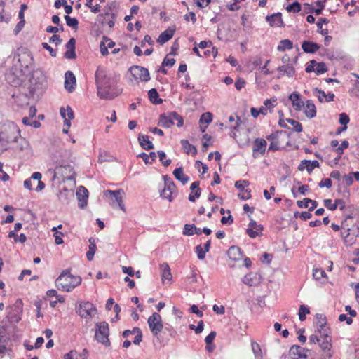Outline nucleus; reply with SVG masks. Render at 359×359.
Returning a JSON list of instances; mask_svg holds the SVG:
<instances>
[{"instance_id": "nucleus-61", "label": "nucleus", "mask_w": 359, "mask_h": 359, "mask_svg": "<svg viewBox=\"0 0 359 359\" xmlns=\"http://www.w3.org/2000/svg\"><path fill=\"white\" fill-rule=\"evenodd\" d=\"M323 203L324 205L330 210L333 211L337 209L336 201L333 203L331 199H325Z\"/></svg>"}, {"instance_id": "nucleus-22", "label": "nucleus", "mask_w": 359, "mask_h": 359, "mask_svg": "<svg viewBox=\"0 0 359 359\" xmlns=\"http://www.w3.org/2000/svg\"><path fill=\"white\" fill-rule=\"evenodd\" d=\"M278 72V74L277 76L278 79L281 78L282 76L286 75L288 77H292L295 74L294 68L290 65H284L280 66L277 69Z\"/></svg>"}, {"instance_id": "nucleus-47", "label": "nucleus", "mask_w": 359, "mask_h": 359, "mask_svg": "<svg viewBox=\"0 0 359 359\" xmlns=\"http://www.w3.org/2000/svg\"><path fill=\"white\" fill-rule=\"evenodd\" d=\"M327 72V68L326 67L325 63L324 62H317L315 67V72L317 75H320Z\"/></svg>"}, {"instance_id": "nucleus-7", "label": "nucleus", "mask_w": 359, "mask_h": 359, "mask_svg": "<svg viewBox=\"0 0 359 359\" xmlns=\"http://www.w3.org/2000/svg\"><path fill=\"white\" fill-rule=\"evenodd\" d=\"M95 327V339L107 347L110 346L111 343L109 339V328L108 323L104 321L97 323Z\"/></svg>"}, {"instance_id": "nucleus-30", "label": "nucleus", "mask_w": 359, "mask_h": 359, "mask_svg": "<svg viewBox=\"0 0 359 359\" xmlns=\"http://www.w3.org/2000/svg\"><path fill=\"white\" fill-rule=\"evenodd\" d=\"M173 175L176 180L180 181L182 184H186L189 181V177L184 173L182 168H177L174 170Z\"/></svg>"}, {"instance_id": "nucleus-35", "label": "nucleus", "mask_w": 359, "mask_h": 359, "mask_svg": "<svg viewBox=\"0 0 359 359\" xmlns=\"http://www.w3.org/2000/svg\"><path fill=\"white\" fill-rule=\"evenodd\" d=\"M148 96L149 100L155 104H158L163 102L162 99L159 98L158 93L155 88H152L149 90Z\"/></svg>"}, {"instance_id": "nucleus-36", "label": "nucleus", "mask_w": 359, "mask_h": 359, "mask_svg": "<svg viewBox=\"0 0 359 359\" xmlns=\"http://www.w3.org/2000/svg\"><path fill=\"white\" fill-rule=\"evenodd\" d=\"M137 157L142 158L146 164H151L156 158V154L154 151L150 152L149 154L143 152Z\"/></svg>"}, {"instance_id": "nucleus-55", "label": "nucleus", "mask_w": 359, "mask_h": 359, "mask_svg": "<svg viewBox=\"0 0 359 359\" xmlns=\"http://www.w3.org/2000/svg\"><path fill=\"white\" fill-rule=\"evenodd\" d=\"M158 155L160 161H161V163L163 164V165L168 166L171 163L170 159H167V160L164 161V159L166 158V154L164 151H158Z\"/></svg>"}, {"instance_id": "nucleus-43", "label": "nucleus", "mask_w": 359, "mask_h": 359, "mask_svg": "<svg viewBox=\"0 0 359 359\" xmlns=\"http://www.w3.org/2000/svg\"><path fill=\"white\" fill-rule=\"evenodd\" d=\"M196 231V226L194 224H185L183 229V234L184 236H193Z\"/></svg>"}, {"instance_id": "nucleus-24", "label": "nucleus", "mask_w": 359, "mask_h": 359, "mask_svg": "<svg viewBox=\"0 0 359 359\" xmlns=\"http://www.w3.org/2000/svg\"><path fill=\"white\" fill-rule=\"evenodd\" d=\"M260 282V276L257 273H250L243 278V283L248 286H255Z\"/></svg>"}, {"instance_id": "nucleus-60", "label": "nucleus", "mask_w": 359, "mask_h": 359, "mask_svg": "<svg viewBox=\"0 0 359 359\" xmlns=\"http://www.w3.org/2000/svg\"><path fill=\"white\" fill-rule=\"evenodd\" d=\"M313 276L315 279L320 280L321 278L326 276V273L321 269H313Z\"/></svg>"}, {"instance_id": "nucleus-44", "label": "nucleus", "mask_w": 359, "mask_h": 359, "mask_svg": "<svg viewBox=\"0 0 359 359\" xmlns=\"http://www.w3.org/2000/svg\"><path fill=\"white\" fill-rule=\"evenodd\" d=\"M251 115L254 118L258 117L259 114L262 115H266L267 114V109L266 107H262L259 109H257L256 108L252 107L250 109Z\"/></svg>"}, {"instance_id": "nucleus-12", "label": "nucleus", "mask_w": 359, "mask_h": 359, "mask_svg": "<svg viewBox=\"0 0 359 359\" xmlns=\"http://www.w3.org/2000/svg\"><path fill=\"white\" fill-rule=\"evenodd\" d=\"M131 75L136 81H148L150 79L149 72L147 69L140 67L133 66L129 69Z\"/></svg>"}, {"instance_id": "nucleus-14", "label": "nucleus", "mask_w": 359, "mask_h": 359, "mask_svg": "<svg viewBox=\"0 0 359 359\" xmlns=\"http://www.w3.org/2000/svg\"><path fill=\"white\" fill-rule=\"evenodd\" d=\"M76 197L79 201V207L81 209L84 208L88 202V191L83 186H80L76 191Z\"/></svg>"}, {"instance_id": "nucleus-54", "label": "nucleus", "mask_w": 359, "mask_h": 359, "mask_svg": "<svg viewBox=\"0 0 359 359\" xmlns=\"http://www.w3.org/2000/svg\"><path fill=\"white\" fill-rule=\"evenodd\" d=\"M212 120V114L210 112H205L202 114V116L200 118V123H206L209 124Z\"/></svg>"}, {"instance_id": "nucleus-45", "label": "nucleus", "mask_w": 359, "mask_h": 359, "mask_svg": "<svg viewBox=\"0 0 359 359\" xmlns=\"http://www.w3.org/2000/svg\"><path fill=\"white\" fill-rule=\"evenodd\" d=\"M65 19L66 20L67 25L69 27H72L74 29H77L78 28L79 21H78V20L76 18H71L69 15H65Z\"/></svg>"}, {"instance_id": "nucleus-21", "label": "nucleus", "mask_w": 359, "mask_h": 359, "mask_svg": "<svg viewBox=\"0 0 359 359\" xmlns=\"http://www.w3.org/2000/svg\"><path fill=\"white\" fill-rule=\"evenodd\" d=\"M289 100L291 101L292 107L296 111H300L304 107V103L301 100L299 93L297 92L291 93L289 96Z\"/></svg>"}, {"instance_id": "nucleus-57", "label": "nucleus", "mask_w": 359, "mask_h": 359, "mask_svg": "<svg viewBox=\"0 0 359 359\" xmlns=\"http://www.w3.org/2000/svg\"><path fill=\"white\" fill-rule=\"evenodd\" d=\"M56 227H53L52 229V231H55L54 237H55V242L57 245H60L63 243V240L62 238V233L61 232L57 231Z\"/></svg>"}, {"instance_id": "nucleus-56", "label": "nucleus", "mask_w": 359, "mask_h": 359, "mask_svg": "<svg viewBox=\"0 0 359 359\" xmlns=\"http://www.w3.org/2000/svg\"><path fill=\"white\" fill-rule=\"evenodd\" d=\"M250 184L248 180H238L235 182V187L241 191H245V187H248Z\"/></svg>"}, {"instance_id": "nucleus-9", "label": "nucleus", "mask_w": 359, "mask_h": 359, "mask_svg": "<svg viewBox=\"0 0 359 359\" xmlns=\"http://www.w3.org/2000/svg\"><path fill=\"white\" fill-rule=\"evenodd\" d=\"M178 118V123H177V127L180 128L183 126L184 120L182 116L178 114L177 112L173 111L167 114H162L160 116L158 121V126L163 128H170L173 126V118Z\"/></svg>"}, {"instance_id": "nucleus-46", "label": "nucleus", "mask_w": 359, "mask_h": 359, "mask_svg": "<svg viewBox=\"0 0 359 359\" xmlns=\"http://www.w3.org/2000/svg\"><path fill=\"white\" fill-rule=\"evenodd\" d=\"M133 334H135V339L133 340V343L135 344H139L142 341V333L141 330L139 327H134L133 329Z\"/></svg>"}, {"instance_id": "nucleus-3", "label": "nucleus", "mask_w": 359, "mask_h": 359, "mask_svg": "<svg viewBox=\"0 0 359 359\" xmlns=\"http://www.w3.org/2000/svg\"><path fill=\"white\" fill-rule=\"evenodd\" d=\"M81 283V278L74 276L69 271H64L56 279L55 285L59 290L71 292Z\"/></svg>"}, {"instance_id": "nucleus-11", "label": "nucleus", "mask_w": 359, "mask_h": 359, "mask_svg": "<svg viewBox=\"0 0 359 359\" xmlns=\"http://www.w3.org/2000/svg\"><path fill=\"white\" fill-rule=\"evenodd\" d=\"M25 79L24 74L21 69L12 68L6 75V80L13 86L21 85Z\"/></svg>"}, {"instance_id": "nucleus-18", "label": "nucleus", "mask_w": 359, "mask_h": 359, "mask_svg": "<svg viewBox=\"0 0 359 359\" xmlns=\"http://www.w3.org/2000/svg\"><path fill=\"white\" fill-rule=\"evenodd\" d=\"M65 88L69 92L75 89L76 78L71 71H67L65 74Z\"/></svg>"}, {"instance_id": "nucleus-8", "label": "nucleus", "mask_w": 359, "mask_h": 359, "mask_svg": "<svg viewBox=\"0 0 359 359\" xmlns=\"http://www.w3.org/2000/svg\"><path fill=\"white\" fill-rule=\"evenodd\" d=\"M76 311L82 318L90 319L97 314V309L90 302H80L76 307Z\"/></svg>"}, {"instance_id": "nucleus-2", "label": "nucleus", "mask_w": 359, "mask_h": 359, "mask_svg": "<svg viewBox=\"0 0 359 359\" xmlns=\"http://www.w3.org/2000/svg\"><path fill=\"white\" fill-rule=\"evenodd\" d=\"M20 137L18 126L11 121L4 122L0 128V151L6 149L9 143L15 142Z\"/></svg>"}, {"instance_id": "nucleus-51", "label": "nucleus", "mask_w": 359, "mask_h": 359, "mask_svg": "<svg viewBox=\"0 0 359 359\" xmlns=\"http://www.w3.org/2000/svg\"><path fill=\"white\" fill-rule=\"evenodd\" d=\"M286 10L288 12L298 13L301 11V5L299 2L295 1L287 6Z\"/></svg>"}, {"instance_id": "nucleus-1", "label": "nucleus", "mask_w": 359, "mask_h": 359, "mask_svg": "<svg viewBox=\"0 0 359 359\" xmlns=\"http://www.w3.org/2000/svg\"><path fill=\"white\" fill-rule=\"evenodd\" d=\"M97 95L101 99L111 100L122 93L114 78L108 76L106 71L99 67L95 74Z\"/></svg>"}, {"instance_id": "nucleus-23", "label": "nucleus", "mask_w": 359, "mask_h": 359, "mask_svg": "<svg viewBox=\"0 0 359 359\" xmlns=\"http://www.w3.org/2000/svg\"><path fill=\"white\" fill-rule=\"evenodd\" d=\"M319 167V163L318 161H309V160H303L301 161L298 166L299 170H304L306 169L309 173H311L315 168Z\"/></svg>"}, {"instance_id": "nucleus-42", "label": "nucleus", "mask_w": 359, "mask_h": 359, "mask_svg": "<svg viewBox=\"0 0 359 359\" xmlns=\"http://www.w3.org/2000/svg\"><path fill=\"white\" fill-rule=\"evenodd\" d=\"M329 22L327 18H320L317 22L318 32L320 33L322 35H326L328 34V30L327 29H324L323 24H327Z\"/></svg>"}, {"instance_id": "nucleus-49", "label": "nucleus", "mask_w": 359, "mask_h": 359, "mask_svg": "<svg viewBox=\"0 0 359 359\" xmlns=\"http://www.w3.org/2000/svg\"><path fill=\"white\" fill-rule=\"evenodd\" d=\"M309 309L304 305H301L299 309V318L301 321L306 319V315L309 313Z\"/></svg>"}, {"instance_id": "nucleus-16", "label": "nucleus", "mask_w": 359, "mask_h": 359, "mask_svg": "<svg viewBox=\"0 0 359 359\" xmlns=\"http://www.w3.org/2000/svg\"><path fill=\"white\" fill-rule=\"evenodd\" d=\"M262 229V225L257 224L254 220H251L248 224V228L246 229V233L250 238H255L261 235Z\"/></svg>"}, {"instance_id": "nucleus-28", "label": "nucleus", "mask_w": 359, "mask_h": 359, "mask_svg": "<svg viewBox=\"0 0 359 359\" xmlns=\"http://www.w3.org/2000/svg\"><path fill=\"white\" fill-rule=\"evenodd\" d=\"M304 114L309 118H312L316 115V108L311 100H307L304 108Z\"/></svg>"}, {"instance_id": "nucleus-25", "label": "nucleus", "mask_w": 359, "mask_h": 359, "mask_svg": "<svg viewBox=\"0 0 359 359\" xmlns=\"http://www.w3.org/2000/svg\"><path fill=\"white\" fill-rule=\"evenodd\" d=\"M75 43L76 40L74 38H71L66 44L67 51L65 53V57L67 59H74L76 58L75 53Z\"/></svg>"}, {"instance_id": "nucleus-50", "label": "nucleus", "mask_w": 359, "mask_h": 359, "mask_svg": "<svg viewBox=\"0 0 359 359\" xmlns=\"http://www.w3.org/2000/svg\"><path fill=\"white\" fill-rule=\"evenodd\" d=\"M326 0H317L315 1V4L317 6V8L315 9L314 13L316 15H320L322 13V11L325 7V3Z\"/></svg>"}, {"instance_id": "nucleus-34", "label": "nucleus", "mask_w": 359, "mask_h": 359, "mask_svg": "<svg viewBox=\"0 0 359 359\" xmlns=\"http://www.w3.org/2000/svg\"><path fill=\"white\" fill-rule=\"evenodd\" d=\"M18 62L22 67L28 68L32 65V57L29 54H23L18 58Z\"/></svg>"}, {"instance_id": "nucleus-20", "label": "nucleus", "mask_w": 359, "mask_h": 359, "mask_svg": "<svg viewBox=\"0 0 359 359\" xmlns=\"http://www.w3.org/2000/svg\"><path fill=\"white\" fill-rule=\"evenodd\" d=\"M266 21L271 27H283V21L280 13H273L271 15H267L266 18Z\"/></svg>"}, {"instance_id": "nucleus-41", "label": "nucleus", "mask_w": 359, "mask_h": 359, "mask_svg": "<svg viewBox=\"0 0 359 359\" xmlns=\"http://www.w3.org/2000/svg\"><path fill=\"white\" fill-rule=\"evenodd\" d=\"M89 250L86 252V257L89 261H91L93 259L94 255L95 253L96 250V245L94 243V240L93 238L89 239Z\"/></svg>"}, {"instance_id": "nucleus-39", "label": "nucleus", "mask_w": 359, "mask_h": 359, "mask_svg": "<svg viewBox=\"0 0 359 359\" xmlns=\"http://www.w3.org/2000/svg\"><path fill=\"white\" fill-rule=\"evenodd\" d=\"M293 48L292 42L289 39L281 40L279 45L277 47V50L279 51H285L286 50H290Z\"/></svg>"}, {"instance_id": "nucleus-59", "label": "nucleus", "mask_w": 359, "mask_h": 359, "mask_svg": "<svg viewBox=\"0 0 359 359\" xmlns=\"http://www.w3.org/2000/svg\"><path fill=\"white\" fill-rule=\"evenodd\" d=\"M229 121L231 123L234 122V124H232L230 126V128H233V129H236L239 126L240 123H241L240 118L238 116H236V117L233 115H231L229 117Z\"/></svg>"}, {"instance_id": "nucleus-48", "label": "nucleus", "mask_w": 359, "mask_h": 359, "mask_svg": "<svg viewBox=\"0 0 359 359\" xmlns=\"http://www.w3.org/2000/svg\"><path fill=\"white\" fill-rule=\"evenodd\" d=\"M286 121L293 126L294 130L299 133L302 131V126L297 121L292 118H287Z\"/></svg>"}, {"instance_id": "nucleus-58", "label": "nucleus", "mask_w": 359, "mask_h": 359, "mask_svg": "<svg viewBox=\"0 0 359 359\" xmlns=\"http://www.w3.org/2000/svg\"><path fill=\"white\" fill-rule=\"evenodd\" d=\"M196 252L197 254V257L199 259H203L205 257V253L207 252L201 245H198L196 247Z\"/></svg>"}, {"instance_id": "nucleus-19", "label": "nucleus", "mask_w": 359, "mask_h": 359, "mask_svg": "<svg viewBox=\"0 0 359 359\" xmlns=\"http://www.w3.org/2000/svg\"><path fill=\"white\" fill-rule=\"evenodd\" d=\"M123 191L122 189L111 191V190H107L104 192V195L106 196H111L114 198L115 201L118 203V206L122 210H125V207L123 203Z\"/></svg>"}, {"instance_id": "nucleus-64", "label": "nucleus", "mask_w": 359, "mask_h": 359, "mask_svg": "<svg viewBox=\"0 0 359 359\" xmlns=\"http://www.w3.org/2000/svg\"><path fill=\"white\" fill-rule=\"evenodd\" d=\"M349 117L346 114V113H341L339 114V123L341 124V125H344V126H346L348 123L349 122Z\"/></svg>"}, {"instance_id": "nucleus-26", "label": "nucleus", "mask_w": 359, "mask_h": 359, "mask_svg": "<svg viewBox=\"0 0 359 359\" xmlns=\"http://www.w3.org/2000/svg\"><path fill=\"white\" fill-rule=\"evenodd\" d=\"M228 256L231 259L238 261L243 257L241 249L237 246H231L228 250Z\"/></svg>"}, {"instance_id": "nucleus-15", "label": "nucleus", "mask_w": 359, "mask_h": 359, "mask_svg": "<svg viewBox=\"0 0 359 359\" xmlns=\"http://www.w3.org/2000/svg\"><path fill=\"white\" fill-rule=\"evenodd\" d=\"M266 145L267 142L265 140L262 138L255 139L252 148V155L254 158H257L258 154H264L266 151Z\"/></svg>"}, {"instance_id": "nucleus-32", "label": "nucleus", "mask_w": 359, "mask_h": 359, "mask_svg": "<svg viewBox=\"0 0 359 359\" xmlns=\"http://www.w3.org/2000/svg\"><path fill=\"white\" fill-rule=\"evenodd\" d=\"M139 142L141 147L146 150L152 149L154 148L153 143L149 140V137L146 135H140L138 137Z\"/></svg>"}, {"instance_id": "nucleus-38", "label": "nucleus", "mask_w": 359, "mask_h": 359, "mask_svg": "<svg viewBox=\"0 0 359 359\" xmlns=\"http://www.w3.org/2000/svg\"><path fill=\"white\" fill-rule=\"evenodd\" d=\"M180 143L187 154H195L196 153L197 150L196 147L191 144L188 140H182Z\"/></svg>"}, {"instance_id": "nucleus-6", "label": "nucleus", "mask_w": 359, "mask_h": 359, "mask_svg": "<svg viewBox=\"0 0 359 359\" xmlns=\"http://www.w3.org/2000/svg\"><path fill=\"white\" fill-rule=\"evenodd\" d=\"M163 178L164 180V188L160 191V196L163 199H166L171 202L177 196V189L171 177L168 175H163Z\"/></svg>"}, {"instance_id": "nucleus-4", "label": "nucleus", "mask_w": 359, "mask_h": 359, "mask_svg": "<svg viewBox=\"0 0 359 359\" xmlns=\"http://www.w3.org/2000/svg\"><path fill=\"white\" fill-rule=\"evenodd\" d=\"M47 88L46 76L41 71H36L29 79V96L41 95Z\"/></svg>"}, {"instance_id": "nucleus-33", "label": "nucleus", "mask_w": 359, "mask_h": 359, "mask_svg": "<svg viewBox=\"0 0 359 359\" xmlns=\"http://www.w3.org/2000/svg\"><path fill=\"white\" fill-rule=\"evenodd\" d=\"M161 277L163 283L166 280L170 281L172 279V274L170 272V268L167 263H163L161 265Z\"/></svg>"}, {"instance_id": "nucleus-29", "label": "nucleus", "mask_w": 359, "mask_h": 359, "mask_svg": "<svg viewBox=\"0 0 359 359\" xmlns=\"http://www.w3.org/2000/svg\"><path fill=\"white\" fill-rule=\"evenodd\" d=\"M88 351L85 348L81 353H78L76 351H71L65 355V359H86L88 357Z\"/></svg>"}, {"instance_id": "nucleus-62", "label": "nucleus", "mask_w": 359, "mask_h": 359, "mask_svg": "<svg viewBox=\"0 0 359 359\" xmlns=\"http://www.w3.org/2000/svg\"><path fill=\"white\" fill-rule=\"evenodd\" d=\"M275 191H276V189L273 186L270 187L269 191H268L266 189L264 190L263 194H264V198L266 200L271 199V196H273L275 194Z\"/></svg>"}, {"instance_id": "nucleus-17", "label": "nucleus", "mask_w": 359, "mask_h": 359, "mask_svg": "<svg viewBox=\"0 0 359 359\" xmlns=\"http://www.w3.org/2000/svg\"><path fill=\"white\" fill-rule=\"evenodd\" d=\"M60 115L64 118V124L67 128H70L71 122L70 121L74 118V111L72 108L67 106L66 108L61 107L60 108Z\"/></svg>"}, {"instance_id": "nucleus-5", "label": "nucleus", "mask_w": 359, "mask_h": 359, "mask_svg": "<svg viewBox=\"0 0 359 359\" xmlns=\"http://www.w3.org/2000/svg\"><path fill=\"white\" fill-rule=\"evenodd\" d=\"M318 332L320 334V341L318 342L320 348L324 352L326 356L331 358L332 353H331L332 347V337L330 335L329 328L325 325L322 324L318 329Z\"/></svg>"}, {"instance_id": "nucleus-37", "label": "nucleus", "mask_w": 359, "mask_h": 359, "mask_svg": "<svg viewBox=\"0 0 359 359\" xmlns=\"http://www.w3.org/2000/svg\"><path fill=\"white\" fill-rule=\"evenodd\" d=\"M41 177L42 175L39 172H35L32 175V179H33V180H36L38 183V185L35 189L36 191H40L45 187V184L41 180Z\"/></svg>"}, {"instance_id": "nucleus-53", "label": "nucleus", "mask_w": 359, "mask_h": 359, "mask_svg": "<svg viewBox=\"0 0 359 359\" xmlns=\"http://www.w3.org/2000/svg\"><path fill=\"white\" fill-rule=\"evenodd\" d=\"M29 97H30L29 95H27L26 94L20 95L17 96L15 102H17V104L18 105H20V106H22L24 103L25 104H28L27 100Z\"/></svg>"}, {"instance_id": "nucleus-13", "label": "nucleus", "mask_w": 359, "mask_h": 359, "mask_svg": "<svg viewBox=\"0 0 359 359\" xmlns=\"http://www.w3.org/2000/svg\"><path fill=\"white\" fill-rule=\"evenodd\" d=\"M308 350L297 345L291 346L289 351V355L292 359H307L308 355L306 353Z\"/></svg>"}, {"instance_id": "nucleus-63", "label": "nucleus", "mask_w": 359, "mask_h": 359, "mask_svg": "<svg viewBox=\"0 0 359 359\" xmlns=\"http://www.w3.org/2000/svg\"><path fill=\"white\" fill-rule=\"evenodd\" d=\"M332 184V183L330 178H324L319 182L318 186L320 187L330 188Z\"/></svg>"}, {"instance_id": "nucleus-52", "label": "nucleus", "mask_w": 359, "mask_h": 359, "mask_svg": "<svg viewBox=\"0 0 359 359\" xmlns=\"http://www.w3.org/2000/svg\"><path fill=\"white\" fill-rule=\"evenodd\" d=\"M313 91L320 102H326L327 94L323 90L316 88Z\"/></svg>"}, {"instance_id": "nucleus-31", "label": "nucleus", "mask_w": 359, "mask_h": 359, "mask_svg": "<svg viewBox=\"0 0 359 359\" xmlns=\"http://www.w3.org/2000/svg\"><path fill=\"white\" fill-rule=\"evenodd\" d=\"M174 29H168L163 32L157 39V42L160 44H163L168 41H169L174 34Z\"/></svg>"}, {"instance_id": "nucleus-27", "label": "nucleus", "mask_w": 359, "mask_h": 359, "mask_svg": "<svg viewBox=\"0 0 359 359\" xmlns=\"http://www.w3.org/2000/svg\"><path fill=\"white\" fill-rule=\"evenodd\" d=\"M302 48L305 53H314L320 48V46L314 42L304 41L302 44Z\"/></svg>"}, {"instance_id": "nucleus-40", "label": "nucleus", "mask_w": 359, "mask_h": 359, "mask_svg": "<svg viewBox=\"0 0 359 359\" xmlns=\"http://www.w3.org/2000/svg\"><path fill=\"white\" fill-rule=\"evenodd\" d=\"M251 348H252V351L254 353L255 358H257V359H262L263 358L262 349H261L259 344L252 341L251 342Z\"/></svg>"}, {"instance_id": "nucleus-10", "label": "nucleus", "mask_w": 359, "mask_h": 359, "mask_svg": "<svg viewBox=\"0 0 359 359\" xmlns=\"http://www.w3.org/2000/svg\"><path fill=\"white\" fill-rule=\"evenodd\" d=\"M147 323L152 334L157 337L163 328L162 318L158 313H154L148 318Z\"/></svg>"}]
</instances>
